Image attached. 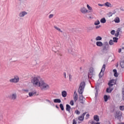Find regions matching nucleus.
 Returning a JSON list of instances; mask_svg holds the SVG:
<instances>
[{
	"instance_id": "nucleus-1",
	"label": "nucleus",
	"mask_w": 124,
	"mask_h": 124,
	"mask_svg": "<svg viewBox=\"0 0 124 124\" xmlns=\"http://www.w3.org/2000/svg\"><path fill=\"white\" fill-rule=\"evenodd\" d=\"M32 83L34 87H39L42 91H47L50 89L49 85L45 83L39 76H33L32 77Z\"/></svg>"
},
{
	"instance_id": "nucleus-2",
	"label": "nucleus",
	"mask_w": 124,
	"mask_h": 124,
	"mask_svg": "<svg viewBox=\"0 0 124 124\" xmlns=\"http://www.w3.org/2000/svg\"><path fill=\"white\" fill-rule=\"evenodd\" d=\"M88 78L89 79H93L95 76V72H94V69L93 67H91L89 69V71L88 74Z\"/></svg>"
},
{
	"instance_id": "nucleus-3",
	"label": "nucleus",
	"mask_w": 124,
	"mask_h": 124,
	"mask_svg": "<svg viewBox=\"0 0 124 124\" xmlns=\"http://www.w3.org/2000/svg\"><path fill=\"white\" fill-rule=\"evenodd\" d=\"M102 47V52L103 53H105V52H107V51L109 50L110 46H109V44L108 43V42H105L103 43V45Z\"/></svg>"
},
{
	"instance_id": "nucleus-4",
	"label": "nucleus",
	"mask_w": 124,
	"mask_h": 124,
	"mask_svg": "<svg viewBox=\"0 0 124 124\" xmlns=\"http://www.w3.org/2000/svg\"><path fill=\"white\" fill-rule=\"evenodd\" d=\"M85 87H86V83H85L84 81L81 82L78 88V93L79 94H83Z\"/></svg>"
},
{
	"instance_id": "nucleus-5",
	"label": "nucleus",
	"mask_w": 124,
	"mask_h": 124,
	"mask_svg": "<svg viewBox=\"0 0 124 124\" xmlns=\"http://www.w3.org/2000/svg\"><path fill=\"white\" fill-rule=\"evenodd\" d=\"M122 118H123V113L120 111H116L115 119L121 121Z\"/></svg>"
},
{
	"instance_id": "nucleus-6",
	"label": "nucleus",
	"mask_w": 124,
	"mask_h": 124,
	"mask_svg": "<svg viewBox=\"0 0 124 124\" xmlns=\"http://www.w3.org/2000/svg\"><path fill=\"white\" fill-rule=\"evenodd\" d=\"M105 66H106L105 64H104L103 65V67L101 70V72H100V73L99 74V78H102V76H103V75H104V71H105Z\"/></svg>"
},
{
	"instance_id": "nucleus-7",
	"label": "nucleus",
	"mask_w": 124,
	"mask_h": 124,
	"mask_svg": "<svg viewBox=\"0 0 124 124\" xmlns=\"http://www.w3.org/2000/svg\"><path fill=\"white\" fill-rule=\"evenodd\" d=\"M19 77L16 76L15 78L10 79V82H11V83H18V82H19Z\"/></svg>"
},
{
	"instance_id": "nucleus-8",
	"label": "nucleus",
	"mask_w": 124,
	"mask_h": 124,
	"mask_svg": "<svg viewBox=\"0 0 124 124\" xmlns=\"http://www.w3.org/2000/svg\"><path fill=\"white\" fill-rule=\"evenodd\" d=\"M86 99L85 97L83 96V94H79V100L80 103H81V104H84L85 103V100Z\"/></svg>"
},
{
	"instance_id": "nucleus-9",
	"label": "nucleus",
	"mask_w": 124,
	"mask_h": 124,
	"mask_svg": "<svg viewBox=\"0 0 124 124\" xmlns=\"http://www.w3.org/2000/svg\"><path fill=\"white\" fill-rule=\"evenodd\" d=\"M80 11L83 14H86V13H89V12H90V11L89 12V11H88V10H87L85 7L82 8L80 9Z\"/></svg>"
},
{
	"instance_id": "nucleus-10",
	"label": "nucleus",
	"mask_w": 124,
	"mask_h": 124,
	"mask_svg": "<svg viewBox=\"0 0 124 124\" xmlns=\"http://www.w3.org/2000/svg\"><path fill=\"white\" fill-rule=\"evenodd\" d=\"M73 96H74V100L75 102H76V101H77V99H78V95L77 94L76 91L74 92Z\"/></svg>"
},
{
	"instance_id": "nucleus-11",
	"label": "nucleus",
	"mask_w": 124,
	"mask_h": 124,
	"mask_svg": "<svg viewBox=\"0 0 124 124\" xmlns=\"http://www.w3.org/2000/svg\"><path fill=\"white\" fill-rule=\"evenodd\" d=\"M27 14H28V13H27V12L23 11L19 13V16L24 17V16H25V15H27Z\"/></svg>"
},
{
	"instance_id": "nucleus-12",
	"label": "nucleus",
	"mask_w": 124,
	"mask_h": 124,
	"mask_svg": "<svg viewBox=\"0 0 124 124\" xmlns=\"http://www.w3.org/2000/svg\"><path fill=\"white\" fill-rule=\"evenodd\" d=\"M96 45L98 47H102L103 46V43L101 41H97L96 42Z\"/></svg>"
},
{
	"instance_id": "nucleus-13",
	"label": "nucleus",
	"mask_w": 124,
	"mask_h": 124,
	"mask_svg": "<svg viewBox=\"0 0 124 124\" xmlns=\"http://www.w3.org/2000/svg\"><path fill=\"white\" fill-rule=\"evenodd\" d=\"M62 97H66V96L67 95V93L65 91H63L62 92Z\"/></svg>"
},
{
	"instance_id": "nucleus-14",
	"label": "nucleus",
	"mask_w": 124,
	"mask_h": 124,
	"mask_svg": "<svg viewBox=\"0 0 124 124\" xmlns=\"http://www.w3.org/2000/svg\"><path fill=\"white\" fill-rule=\"evenodd\" d=\"M17 98V94L16 93L12 94L11 99L12 100H15Z\"/></svg>"
},
{
	"instance_id": "nucleus-15",
	"label": "nucleus",
	"mask_w": 124,
	"mask_h": 124,
	"mask_svg": "<svg viewBox=\"0 0 124 124\" xmlns=\"http://www.w3.org/2000/svg\"><path fill=\"white\" fill-rule=\"evenodd\" d=\"M93 119L94 121H96V122H99V117H98V115L94 116Z\"/></svg>"
},
{
	"instance_id": "nucleus-16",
	"label": "nucleus",
	"mask_w": 124,
	"mask_h": 124,
	"mask_svg": "<svg viewBox=\"0 0 124 124\" xmlns=\"http://www.w3.org/2000/svg\"><path fill=\"white\" fill-rule=\"evenodd\" d=\"M53 101L54 103H61L62 102V101L60 99H55Z\"/></svg>"
},
{
	"instance_id": "nucleus-17",
	"label": "nucleus",
	"mask_w": 124,
	"mask_h": 124,
	"mask_svg": "<svg viewBox=\"0 0 124 124\" xmlns=\"http://www.w3.org/2000/svg\"><path fill=\"white\" fill-rule=\"evenodd\" d=\"M93 31V28L92 27H89L87 28V32H91V31Z\"/></svg>"
},
{
	"instance_id": "nucleus-18",
	"label": "nucleus",
	"mask_w": 124,
	"mask_h": 124,
	"mask_svg": "<svg viewBox=\"0 0 124 124\" xmlns=\"http://www.w3.org/2000/svg\"><path fill=\"white\" fill-rule=\"evenodd\" d=\"M35 95H38V93H36V91H34L31 92V96H35Z\"/></svg>"
},
{
	"instance_id": "nucleus-19",
	"label": "nucleus",
	"mask_w": 124,
	"mask_h": 124,
	"mask_svg": "<svg viewBox=\"0 0 124 124\" xmlns=\"http://www.w3.org/2000/svg\"><path fill=\"white\" fill-rule=\"evenodd\" d=\"M100 22H101V23H102V24H105V23H106V19H105V17L102 18L100 20Z\"/></svg>"
},
{
	"instance_id": "nucleus-20",
	"label": "nucleus",
	"mask_w": 124,
	"mask_h": 124,
	"mask_svg": "<svg viewBox=\"0 0 124 124\" xmlns=\"http://www.w3.org/2000/svg\"><path fill=\"white\" fill-rule=\"evenodd\" d=\"M70 109H71V107H70L69 106V105L67 104L66 105V111H69V110H70Z\"/></svg>"
},
{
	"instance_id": "nucleus-21",
	"label": "nucleus",
	"mask_w": 124,
	"mask_h": 124,
	"mask_svg": "<svg viewBox=\"0 0 124 124\" xmlns=\"http://www.w3.org/2000/svg\"><path fill=\"white\" fill-rule=\"evenodd\" d=\"M114 22L115 23H120V18L119 17H116L115 19H114Z\"/></svg>"
},
{
	"instance_id": "nucleus-22",
	"label": "nucleus",
	"mask_w": 124,
	"mask_h": 124,
	"mask_svg": "<svg viewBox=\"0 0 124 124\" xmlns=\"http://www.w3.org/2000/svg\"><path fill=\"white\" fill-rule=\"evenodd\" d=\"M54 28H55L56 30L58 31H60V32H62V30H61V29H60L59 27H58L56 26H54Z\"/></svg>"
},
{
	"instance_id": "nucleus-23",
	"label": "nucleus",
	"mask_w": 124,
	"mask_h": 124,
	"mask_svg": "<svg viewBox=\"0 0 124 124\" xmlns=\"http://www.w3.org/2000/svg\"><path fill=\"white\" fill-rule=\"evenodd\" d=\"M95 40H96V41L102 40V38L100 37V36H98L97 37H96Z\"/></svg>"
},
{
	"instance_id": "nucleus-24",
	"label": "nucleus",
	"mask_w": 124,
	"mask_h": 124,
	"mask_svg": "<svg viewBox=\"0 0 124 124\" xmlns=\"http://www.w3.org/2000/svg\"><path fill=\"white\" fill-rule=\"evenodd\" d=\"M120 32H122V29L121 28H118L116 31V34L119 35Z\"/></svg>"
},
{
	"instance_id": "nucleus-25",
	"label": "nucleus",
	"mask_w": 124,
	"mask_h": 124,
	"mask_svg": "<svg viewBox=\"0 0 124 124\" xmlns=\"http://www.w3.org/2000/svg\"><path fill=\"white\" fill-rule=\"evenodd\" d=\"M108 43L109 45H110V46H112V45H114V42L112 40H110Z\"/></svg>"
},
{
	"instance_id": "nucleus-26",
	"label": "nucleus",
	"mask_w": 124,
	"mask_h": 124,
	"mask_svg": "<svg viewBox=\"0 0 124 124\" xmlns=\"http://www.w3.org/2000/svg\"><path fill=\"white\" fill-rule=\"evenodd\" d=\"M113 41L115 43H117V42H118V40H119V38H118L117 37H113Z\"/></svg>"
},
{
	"instance_id": "nucleus-27",
	"label": "nucleus",
	"mask_w": 124,
	"mask_h": 124,
	"mask_svg": "<svg viewBox=\"0 0 124 124\" xmlns=\"http://www.w3.org/2000/svg\"><path fill=\"white\" fill-rule=\"evenodd\" d=\"M120 65H121L122 68H124V61H122L120 62Z\"/></svg>"
},
{
	"instance_id": "nucleus-28",
	"label": "nucleus",
	"mask_w": 124,
	"mask_h": 124,
	"mask_svg": "<svg viewBox=\"0 0 124 124\" xmlns=\"http://www.w3.org/2000/svg\"><path fill=\"white\" fill-rule=\"evenodd\" d=\"M104 100L105 101V102H107V101H108V96L107 95H105L104 97Z\"/></svg>"
},
{
	"instance_id": "nucleus-29",
	"label": "nucleus",
	"mask_w": 124,
	"mask_h": 124,
	"mask_svg": "<svg viewBox=\"0 0 124 124\" xmlns=\"http://www.w3.org/2000/svg\"><path fill=\"white\" fill-rule=\"evenodd\" d=\"M99 24H100V22H99V20H97L95 21L94 25H95V26H98V25H99Z\"/></svg>"
},
{
	"instance_id": "nucleus-30",
	"label": "nucleus",
	"mask_w": 124,
	"mask_h": 124,
	"mask_svg": "<svg viewBox=\"0 0 124 124\" xmlns=\"http://www.w3.org/2000/svg\"><path fill=\"white\" fill-rule=\"evenodd\" d=\"M87 8L89 9V10H90V11L92 12L93 11V8L92 7L90 6L89 4L87 5Z\"/></svg>"
},
{
	"instance_id": "nucleus-31",
	"label": "nucleus",
	"mask_w": 124,
	"mask_h": 124,
	"mask_svg": "<svg viewBox=\"0 0 124 124\" xmlns=\"http://www.w3.org/2000/svg\"><path fill=\"white\" fill-rule=\"evenodd\" d=\"M60 107L62 111H63L64 110V108H63V105L62 104H60Z\"/></svg>"
},
{
	"instance_id": "nucleus-32",
	"label": "nucleus",
	"mask_w": 124,
	"mask_h": 124,
	"mask_svg": "<svg viewBox=\"0 0 124 124\" xmlns=\"http://www.w3.org/2000/svg\"><path fill=\"white\" fill-rule=\"evenodd\" d=\"M112 91H113L112 89L110 90V88H107L106 90L107 93H112Z\"/></svg>"
},
{
	"instance_id": "nucleus-33",
	"label": "nucleus",
	"mask_w": 124,
	"mask_h": 124,
	"mask_svg": "<svg viewBox=\"0 0 124 124\" xmlns=\"http://www.w3.org/2000/svg\"><path fill=\"white\" fill-rule=\"evenodd\" d=\"M106 6H107L108 7H110V5H111V3L107 2L106 3H105Z\"/></svg>"
},
{
	"instance_id": "nucleus-34",
	"label": "nucleus",
	"mask_w": 124,
	"mask_h": 124,
	"mask_svg": "<svg viewBox=\"0 0 124 124\" xmlns=\"http://www.w3.org/2000/svg\"><path fill=\"white\" fill-rule=\"evenodd\" d=\"M54 52L56 53V54H57V55H58L59 56H62V54H61V52H60V51H54Z\"/></svg>"
},
{
	"instance_id": "nucleus-35",
	"label": "nucleus",
	"mask_w": 124,
	"mask_h": 124,
	"mask_svg": "<svg viewBox=\"0 0 124 124\" xmlns=\"http://www.w3.org/2000/svg\"><path fill=\"white\" fill-rule=\"evenodd\" d=\"M78 120L79 121H83L84 120V117L82 116L78 117Z\"/></svg>"
},
{
	"instance_id": "nucleus-36",
	"label": "nucleus",
	"mask_w": 124,
	"mask_h": 124,
	"mask_svg": "<svg viewBox=\"0 0 124 124\" xmlns=\"http://www.w3.org/2000/svg\"><path fill=\"white\" fill-rule=\"evenodd\" d=\"M124 106H120V109L121 111H124Z\"/></svg>"
},
{
	"instance_id": "nucleus-37",
	"label": "nucleus",
	"mask_w": 124,
	"mask_h": 124,
	"mask_svg": "<svg viewBox=\"0 0 124 124\" xmlns=\"http://www.w3.org/2000/svg\"><path fill=\"white\" fill-rule=\"evenodd\" d=\"M70 104L71 105H72V106H73V105H74V101L71 100V101L70 102Z\"/></svg>"
},
{
	"instance_id": "nucleus-38",
	"label": "nucleus",
	"mask_w": 124,
	"mask_h": 124,
	"mask_svg": "<svg viewBox=\"0 0 124 124\" xmlns=\"http://www.w3.org/2000/svg\"><path fill=\"white\" fill-rule=\"evenodd\" d=\"M115 30H112L111 31L110 33L111 34H112V35H114L115 34Z\"/></svg>"
},
{
	"instance_id": "nucleus-39",
	"label": "nucleus",
	"mask_w": 124,
	"mask_h": 124,
	"mask_svg": "<svg viewBox=\"0 0 124 124\" xmlns=\"http://www.w3.org/2000/svg\"><path fill=\"white\" fill-rule=\"evenodd\" d=\"M108 85H109V87L110 88H111V87H113V85L114 84H112V83L108 82Z\"/></svg>"
},
{
	"instance_id": "nucleus-40",
	"label": "nucleus",
	"mask_w": 124,
	"mask_h": 124,
	"mask_svg": "<svg viewBox=\"0 0 124 124\" xmlns=\"http://www.w3.org/2000/svg\"><path fill=\"white\" fill-rule=\"evenodd\" d=\"M108 17H111V16L113 15V13L109 12L108 13Z\"/></svg>"
},
{
	"instance_id": "nucleus-41",
	"label": "nucleus",
	"mask_w": 124,
	"mask_h": 124,
	"mask_svg": "<svg viewBox=\"0 0 124 124\" xmlns=\"http://www.w3.org/2000/svg\"><path fill=\"white\" fill-rule=\"evenodd\" d=\"M75 112L76 113V114L77 115H80V111H79V110H77L75 111Z\"/></svg>"
},
{
	"instance_id": "nucleus-42",
	"label": "nucleus",
	"mask_w": 124,
	"mask_h": 124,
	"mask_svg": "<svg viewBox=\"0 0 124 124\" xmlns=\"http://www.w3.org/2000/svg\"><path fill=\"white\" fill-rule=\"evenodd\" d=\"M53 17H54V15L51 14L49 16L48 18H49V19H51V18H53Z\"/></svg>"
},
{
	"instance_id": "nucleus-43",
	"label": "nucleus",
	"mask_w": 124,
	"mask_h": 124,
	"mask_svg": "<svg viewBox=\"0 0 124 124\" xmlns=\"http://www.w3.org/2000/svg\"><path fill=\"white\" fill-rule=\"evenodd\" d=\"M114 76L115 77H118L119 76V74H118V73H116L114 74Z\"/></svg>"
},
{
	"instance_id": "nucleus-44",
	"label": "nucleus",
	"mask_w": 124,
	"mask_h": 124,
	"mask_svg": "<svg viewBox=\"0 0 124 124\" xmlns=\"http://www.w3.org/2000/svg\"><path fill=\"white\" fill-rule=\"evenodd\" d=\"M23 92H26V93H29V89H23Z\"/></svg>"
},
{
	"instance_id": "nucleus-45",
	"label": "nucleus",
	"mask_w": 124,
	"mask_h": 124,
	"mask_svg": "<svg viewBox=\"0 0 124 124\" xmlns=\"http://www.w3.org/2000/svg\"><path fill=\"white\" fill-rule=\"evenodd\" d=\"M68 52L69 53H70V54H72V49L70 48V49H69Z\"/></svg>"
},
{
	"instance_id": "nucleus-46",
	"label": "nucleus",
	"mask_w": 124,
	"mask_h": 124,
	"mask_svg": "<svg viewBox=\"0 0 124 124\" xmlns=\"http://www.w3.org/2000/svg\"><path fill=\"white\" fill-rule=\"evenodd\" d=\"M73 124H77V122H76V120H75V119L73 120Z\"/></svg>"
},
{
	"instance_id": "nucleus-47",
	"label": "nucleus",
	"mask_w": 124,
	"mask_h": 124,
	"mask_svg": "<svg viewBox=\"0 0 124 124\" xmlns=\"http://www.w3.org/2000/svg\"><path fill=\"white\" fill-rule=\"evenodd\" d=\"M101 25H98V26H96L95 27V29H99V28H101Z\"/></svg>"
},
{
	"instance_id": "nucleus-48",
	"label": "nucleus",
	"mask_w": 124,
	"mask_h": 124,
	"mask_svg": "<svg viewBox=\"0 0 124 124\" xmlns=\"http://www.w3.org/2000/svg\"><path fill=\"white\" fill-rule=\"evenodd\" d=\"M98 94V92H97V91H96V93H95V97H97V95Z\"/></svg>"
},
{
	"instance_id": "nucleus-49",
	"label": "nucleus",
	"mask_w": 124,
	"mask_h": 124,
	"mask_svg": "<svg viewBox=\"0 0 124 124\" xmlns=\"http://www.w3.org/2000/svg\"><path fill=\"white\" fill-rule=\"evenodd\" d=\"M113 71L114 74L117 73V70L116 69H113Z\"/></svg>"
},
{
	"instance_id": "nucleus-50",
	"label": "nucleus",
	"mask_w": 124,
	"mask_h": 124,
	"mask_svg": "<svg viewBox=\"0 0 124 124\" xmlns=\"http://www.w3.org/2000/svg\"><path fill=\"white\" fill-rule=\"evenodd\" d=\"M109 83H114V80H111L109 81Z\"/></svg>"
},
{
	"instance_id": "nucleus-51",
	"label": "nucleus",
	"mask_w": 124,
	"mask_h": 124,
	"mask_svg": "<svg viewBox=\"0 0 124 124\" xmlns=\"http://www.w3.org/2000/svg\"><path fill=\"white\" fill-rule=\"evenodd\" d=\"M86 114H87V112H84L82 114V117H84V116L86 115Z\"/></svg>"
},
{
	"instance_id": "nucleus-52",
	"label": "nucleus",
	"mask_w": 124,
	"mask_h": 124,
	"mask_svg": "<svg viewBox=\"0 0 124 124\" xmlns=\"http://www.w3.org/2000/svg\"><path fill=\"white\" fill-rule=\"evenodd\" d=\"M119 34H117V33H116L115 34V36H116V37H118V36H119Z\"/></svg>"
},
{
	"instance_id": "nucleus-53",
	"label": "nucleus",
	"mask_w": 124,
	"mask_h": 124,
	"mask_svg": "<svg viewBox=\"0 0 124 124\" xmlns=\"http://www.w3.org/2000/svg\"><path fill=\"white\" fill-rule=\"evenodd\" d=\"M122 93H123V100H124V92H122Z\"/></svg>"
},
{
	"instance_id": "nucleus-54",
	"label": "nucleus",
	"mask_w": 124,
	"mask_h": 124,
	"mask_svg": "<svg viewBox=\"0 0 124 124\" xmlns=\"http://www.w3.org/2000/svg\"><path fill=\"white\" fill-rule=\"evenodd\" d=\"M121 52H122V48H120V49L118 50V52L121 53Z\"/></svg>"
},
{
	"instance_id": "nucleus-55",
	"label": "nucleus",
	"mask_w": 124,
	"mask_h": 124,
	"mask_svg": "<svg viewBox=\"0 0 124 124\" xmlns=\"http://www.w3.org/2000/svg\"><path fill=\"white\" fill-rule=\"evenodd\" d=\"M122 93H124V85L123 86L122 88Z\"/></svg>"
},
{
	"instance_id": "nucleus-56",
	"label": "nucleus",
	"mask_w": 124,
	"mask_h": 124,
	"mask_svg": "<svg viewBox=\"0 0 124 124\" xmlns=\"http://www.w3.org/2000/svg\"><path fill=\"white\" fill-rule=\"evenodd\" d=\"M29 94V96L31 97V92H30Z\"/></svg>"
},
{
	"instance_id": "nucleus-57",
	"label": "nucleus",
	"mask_w": 124,
	"mask_h": 124,
	"mask_svg": "<svg viewBox=\"0 0 124 124\" xmlns=\"http://www.w3.org/2000/svg\"><path fill=\"white\" fill-rule=\"evenodd\" d=\"M96 124V123H95V122L92 121V124Z\"/></svg>"
},
{
	"instance_id": "nucleus-58",
	"label": "nucleus",
	"mask_w": 124,
	"mask_h": 124,
	"mask_svg": "<svg viewBox=\"0 0 124 124\" xmlns=\"http://www.w3.org/2000/svg\"><path fill=\"white\" fill-rule=\"evenodd\" d=\"M99 6H103V4H98Z\"/></svg>"
},
{
	"instance_id": "nucleus-59",
	"label": "nucleus",
	"mask_w": 124,
	"mask_h": 124,
	"mask_svg": "<svg viewBox=\"0 0 124 124\" xmlns=\"http://www.w3.org/2000/svg\"><path fill=\"white\" fill-rule=\"evenodd\" d=\"M69 79H70L71 77H72V76H71V75L70 74L69 75Z\"/></svg>"
},
{
	"instance_id": "nucleus-60",
	"label": "nucleus",
	"mask_w": 124,
	"mask_h": 124,
	"mask_svg": "<svg viewBox=\"0 0 124 124\" xmlns=\"http://www.w3.org/2000/svg\"><path fill=\"white\" fill-rule=\"evenodd\" d=\"M64 75L65 76V78H66V74L65 73H64Z\"/></svg>"
},
{
	"instance_id": "nucleus-61",
	"label": "nucleus",
	"mask_w": 124,
	"mask_h": 124,
	"mask_svg": "<svg viewBox=\"0 0 124 124\" xmlns=\"http://www.w3.org/2000/svg\"><path fill=\"white\" fill-rule=\"evenodd\" d=\"M56 107L57 109H59L60 108L57 105L56 106Z\"/></svg>"
},
{
	"instance_id": "nucleus-62",
	"label": "nucleus",
	"mask_w": 124,
	"mask_h": 124,
	"mask_svg": "<svg viewBox=\"0 0 124 124\" xmlns=\"http://www.w3.org/2000/svg\"><path fill=\"white\" fill-rule=\"evenodd\" d=\"M86 117H90V114H87L86 115Z\"/></svg>"
},
{
	"instance_id": "nucleus-63",
	"label": "nucleus",
	"mask_w": 124,
	"mask_h": 124,
	"mask_svg": "<svg viewBox=\"0 0 124 124\" xmlns=\"http://www.w3.org/2000/svg\"><path fill=\"white\" fill-rule=\"evenodd\" d=\"M79 69H80V71H81V70H82V67H80L79 68Z\"/></svg>"
},
{
	"instance_id": "nucleus-64",
	"label": "nucleus",
	"mask_w": 124,
	"mask_h": 124,
	"mask_svg": "<svg viewBox=\"0 0 124 124\" xmlns=\"http://www.w3.org/2000/svg\"><path fill=\"white\" fill-rule=\"evenodd\" d=\"M96 124H100V123L98 122V123H96Z\"/></svg>"
}]
</instances>
